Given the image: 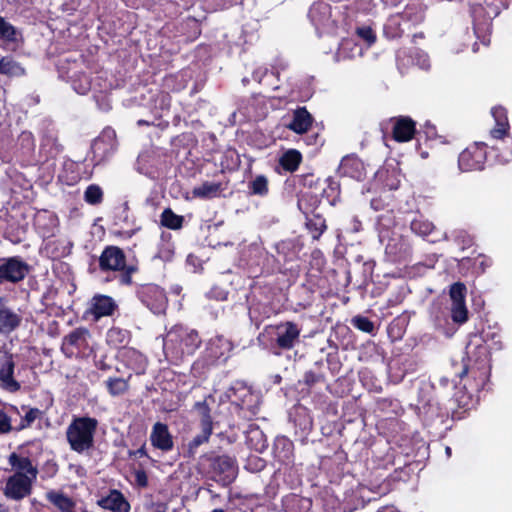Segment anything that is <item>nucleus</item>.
Here are the masks:
<instances>
[{
  "mask_svg": "<svg viewBox=\"0 0 512 512\" xmlns=\"http://www.w3.org/2000/svg\"><path fill=\"white\" fill-rule=\"evenodd\" d=\"M202 339L195 329L183 325H174L163 341L164 353L175 358L184 353L193 354L201 345Z\"/></svg>",
  "mask_w": 512,
  "mask_h": 512,
  "instance_id": "obj_1",
  "label": "nucleus"
},
{
  "mask_svg": "<svg viewBox=\"0 0 512 512\" xmlns=\"http://www.w3.org/2000/svg\"><path fill=\"white\" fill-rule=\"evenodd\" d=\"M98 421L92 417H77L72 420L66 430L70 448L79 453H85L94 447V436Z\"/></svg>",
  "mask_w": 512,
  "mask_h": 512,
  "instance_id": "obj_2",
  "label": "nucleus"
},
{
  "mask_svg": "<svg viewBox=\"0 0 512 512\" xmlns=\"http://www.w3.org/2000/svg\"><path fill=\"white\" fill-rule=\"evenodd\" d=\"M102 272H120L118 281L121 285H131L132 275L138 271L137 264H127L124 251L118 246H106L99 257Z\"/></svg>",
  "mask_w": 512,
  "mask_h": 512,
  "instance_id": "obj_3",
  "label": "nucleus"
},
{
  "mask_svg": "<svg viewBox=\"0 0 512 512\" xmlns=\"http://www.w3.org/2000/svg\"><path fill=\"white\" fill-rule=\"evenodd\" d=\"M201 465L210 478L222 486L231 484L238 472L235 458L228 455H205L201 459Z\"/></svg>",
  "mask_w": 512,
  "mask_h": 512,
  "instance_id": "obj_4",
  "label": "nucleus"
},
{
  "mask_svg": "<svg viewBox=\"0 0 512 512\" xmlns=\"http://www.w3.org/2000/svg\"><path fill=\"white\" fill-rule=\"evenodd\" d=\"M467 359L463 358L459 364L461 369L455 370V375L462 379L469 372L474 377L477 376V372L481 375H486L490 370L489 365V351L487 346L482 343H474L471 341L466 347Z\"/></svg>",
  "mask_w": 512,
  "mask_h": 512,
  "instance_id": "obj_5",
  "label": "nucleus"
},
{
  "mask_svg": "<svg viewBox=\"0 0 512 512\" xmlns=\"http://www.w3.org/2000/svg\"><path fill=\"white\" fill-rule=\"evenodd\" d=\"M265 331L273 337L272 348L275 355H280L281 350L293 349L300 341L301 328L292 321L269 325Z\"/></svg>",
  "mask_w": 512,
  "mask_h": 512,
  "instance_id": "obj_6",
  "label": "nucleus"
},
{
  "mask_svg": "<svg viewBox=\"0 0 512 512\" xmlns=\"http://www.w3.org/2000/svg\"><path fill=\"white\" fill-rule=\"evenodd\" d=\"M31 271V266L20 256L0 258V285L18 284Z\"/></svg>",
  "mask_w": 512,
  "mask_h": 512,
  "instance_id": "obj_7",
  "label": "nucleus"
},
{
  "mask_svg": "<svg viewBox=\"0 0 512 512\" xmlns=\"http://www.w3.org/2000/svg\"><path fill=\"white\" fill-rule=\"evenodd\" d=\"M136 295L152 313L159 315L165 312L168 299L164 289L160 286L152 283L141 285L138 287Z\"/></svg>",
  "mask_w": 512,
  "mask_h": 512,
  "instance_id": "obj_8",
  "label": "nucleus"
},
{
  "mask_svg": "<svg viewBox=\"0 0 512 512\" xmlns=\"http://www.w3.org/2000/svg\"><path fill=\"white\" fill-rule=\"evenodd\" d=\"M36 479L27 474L14 473L7 478L3 494L7 499L20 501L31 494L32 485Z\"/></svg>",
  "mask_w": 512,
  "mask_h": 512,
  "instance_id": "obj_9",
  "label": "nucleus"
},
{
  "mask_svg": "<svg viewBox=\"0 0 512 512\" xmlns=\"http://www.w3.org/2000/svg\"><path fill=\"white\" fill-rule=\"evenodd\" d=\"M486 161V144L476 142L462 151L458 158L461 171L469 172L482 170Z\"/></svg>",
  "mask_w": 512,
  "mask_h": 512,
  "instance_id": "obj_10",
  "label": "nucleus"
},
{
  "mask_svg": "<svg viewBox=\"0 0 512 512\" xmlns=\"http://www.w3.org/2000/svg\"><path fill=\"white\" fill-rule=\"evenodd\" d=\"M116 133L112 129H105L99 137H97L92 145L91 152L93 161L98 165L108 159L116 150Z\"/></svg>",
  "mask_w": 512,
  "mask_h": 512,
  "instance_id": "obj_11",
  "label": "nucleus"
},
{
  "mask_svg": "<svg viewBox=\"0 0 512 512\" xmlns=\"http://www.w3.org/2000/svg\"><path fill=\"white\" fill-rule=\"evenodd\" d=\"M14 370V356L5 352L0 359V387L10 393H15L21 389L20 383L14 378Z\"/></svg>",
  "mask_w": 512,
  "mask_h": 512,
  "instance_id": "obj_12",
  "label": "nucleus"
},
{
  "mask_svg": "<svg viewBox=\"0 0 512 512\" xmlns=\"http://www.w3.org/2000/svg\"><path fill=\"white\" fill-rule=\"evenodd\" d=\"M96 504L103 510L111 512H129L131 509L128 500L117 489H110L106 495H100Z\"/></svg>",
  "mask_w": 512,
  "mask_h": 512,
  "instance_id": "obj_13",
  "label": "nucleus"
},
{
  "mask_svg": "<svg viewBox=\"0 0 512 512\" xmlns=\"http://www.w3.org/2000/svg\"><path fill=\"white\" fill-rule=\"evenodd\" d=\"M392 123L393 139L397 142H408L416 133V122L408 116H399L390 119Z\"/></svg>",
  "mask_w": 512,
  "mask_h": 512,
  "instance_id": "obj_14",
  "label": "nucleus"
},
{
  "mask_svg": "<svg viewBox=\"0 0 512 512\" xmlns=\"http://www.w3.org/2000/svg\"><path fill=\"white\" fill-rule=\"evenodd\" d=\"M115 300L107 295L97 294L90 301L86 313L93 315L95 321L105 316H111L117 309Z\"/></svg>",
  "mask_w": 512,
  "mask_h": 512,
  "instance_id": "obj_15",
  "label": "nucleus"
},
{
  "mask_svg": "<svg viewBox=\"0 0 512 512\" xmlns=\"http://www.w3.org/2000/svg\"><path fill=\"white\" fill-rule=\"evenodd\" d=\"M150 442L152 446L163 452H169L174 447V441L168 426L161 422H156L150 433Z\"/></svg>",
  "mask_w": 512,
  "mask_h": 512,
  "instance_id": "obj_16",
  "label": "nucleus"
},
{
  "mask_svg": "<svg viewBox=\"0 0 512 512\" xmlns=\"http://www.w3.org/2000/svg\"><path fill=\"white\" fill-rule=\"evenodd\" d=\"M273 455L281 464H291L294 459V444L285 436H277L273 444Z\"/></svg>",
  "mask_w": 512,
  "mask_h": 512,
  "instance_id": "obj_17",
  "label": "nucleus"
},
{
  "mask_svg": "<svg viewBox=\"0 0 512 512\" xmlns=\"http://www.w3.org/2000/svg\"><path fill=\"white\" fill-rule=\"evenodd\" d=\"M338 172L342 176L350 177L358 181L365 177V168L363 162L354 156H346L341 160Z\"/></svg>",
  "mask_w": 512,
  "mask_h": 512,
  "instance_id": "obj_18",
  "label": "nucleus"
},
{
  "mask_svg": "<svg viewBox=\"0 0 512 512\" xmlns=\"http://www.w3.org/2000/svg\"><path fill=\"white\" fill-rule=\"evenodd\" d=\"M122 361L135 374L142 375L146 372L148 361L145 355L134 348L125 349L122 354Z\"/></svg>",
  "mask_w": 512,
  "mask_h": 512,
  "instance_id": "obj_19",
  "label": "nucleus"
},
{
  "mask_svg": "<svg viewBox=\"0 0 512 512\" xmlns=\"http://www.w3.org/2000/svg\"><path fill=\"white\" fill-rule=\"evenodd\" d=\"M313 121V116L306 107H298L293 111L292 120L286 127L297 134H304L309 131Z\"/></svg>",
  "mask_w": 512,
  "mask_h": 512,
  "instance_id": "obj_20",
  "label": "nucleus"
},
{
  "mask_svg": "<svg viewBox=\"0 0 512 512\" xmlns=\"http://www.w3.org/2000/svg\"><path fill=\"white\" fill-rule=\"evenodd\" d=\"M232 349V342L222 335H218L210 339L207 345V351L210 357L213 358L214 360L220 358H224L226 360Z\"/></svg>",
  "mask_w": 512,
  "mask_h": 512,
  "instance_id": "obj_21",
  "label": "nucleus"
},
{
  "mask_svg": "<svg viewBox=\"0 0 512 512\" xmlns=\"http://www.w3.org/2000/svg\"><path fill=\"white\" fill-rule=\"evenodd\" d=\"M8 463L15 473L27 474L33 478H37L38 469L32 464L30 458L13 452L8 457Z\"/></svg>",
  "mask_w": 512,
  "mask_h": 512,
  "instance_id": "obj_22",
  "label": "nucleus"
},
{
  "mask_svg": "<svg viewBox=\"0 0 512 512\" xmlns=\"http://www.w3.org/2000/svg\"><path fill=\"white\" fill-rule=\"evenodd\" d=\"M21 321V315L8 307H0V334H10L20 326Z\"/></svg>",
  "mask_w": 512,
  "mask_h": 512,
  "instance_id": "obj_23",
  "label": "nucleus"
},
{
  "mask_svg": "<svg viewBox=\"0 0 512 512\" xmlns=\"http://www.w3.org/2000/svg\"><path fill=\"white\" fill-rule=\"evenodd\" d=\"M174 255L175 245L172 241V235L170 233L162 232L160 241L157 245V252L153 256V259H157L162 262H171Z\"/></svg>",
  "mask_w": 512,
  "mask_h": 512,
  "instance_id": "obj_24",
  "label": "nucleus"
},
{
  "mask_svg": "<svg viewBox=\"0 0 512 512\" xmlns=\"http://www.w3.org/2000/svg\"><path fill=\"white\" fill-rule=\"evenodd\" d=\"M0 74L9 78H19L26 75V70L20 62L7 55L0 58Z\"/></svg>",
  "mask_w": 512,
  "mask_h": 512,
  "instance_id": "obj_25",
  "label": "nucleus"
},
{
  "mask_svg": "<svg viewBox=\"0 0 512 512\" xmlns=\"http://www.w3.org/2000/svg\"><path fill=\"white\" fill-rule=\"evenodd\" d=\"M90 333L86 328H76L63 338L62 350H67L69 346L82 349L87 345V339Z\"/></svg>",
  "mask_w": 512,
  "mask_h": 512,
  "instance_id": "obj_26",
  "label": "nucleus"
},
{
  "mask_svg": "<svg viewBox=\"0 0 512 512\" xmlns=\"http://www.w3.org/2000/svg\"><path fill=\"white\" fill-rule=\"evenodd\" d=\"M491 114L496 122L495 128L491 130V135L493 138L501 139L507 134L509 128L507 112L503 107H494Z\"/></svg>",
  "mask_w": 512,
  "mask_h": 512,
  "instance_id": "obj_27",
  "label": "nucleus"
},
{
  "mask_svg": "<svg viewBox=\"0 0 512 512\" xmlns=\"http://www.w3.org/2000/svg\"><path fill=\"white\" fill-rule=\"evenodd\" d=\"M269 191V179L263 174L256 175L247 182L249 196L264 198L268 196Z\"/></svg>",
  "mask_w": 512,
  "mask_h": 512,
  "instance_id": "obj_28",
  "label": "nucleus"
},
{
  "mask_svg": "<svg viewBox=\"0 0 512 512\" xmlns=\"http://www.w3.org/2000/svg\"><path fill=\"white\" fill-rule=\"evenodd\" d=\"M46 498L60 512H75L76 503L62 492L49 491L46 493Z\"/></svg>",
  "mask_w": 512,
  "mask_h": 512,
  "instance_id": "obj_29",
  "label": "nucleus"
},
{
  "mask_svg": "<svg viewBox=\"0 0 512 512\" xmlns=\"http://www.w3.org/2000/svg\"><path fill=\"white\" fill-rule=\"evenodd\" d=\"M0 39L6 44H15L22 39V34L11 23L0 16Z\"/></svg>",
  "mask_w": 512,
  "mask_h": 512,
  "instance_id": "obj_30",
  "label": "nucleus"
},
{
  "mask_svg": "<svg viewBox=\"0 0 512 512\" xmlns=\"http://www.w3.org/2000/svg\"><path fill=\"white\" fill-rule=\"evenodd\" d=\"M184 221V217L174 213L171 208H165L160 215V224L171 230H180Z\"/></svg>",
  "mask_w": 512,
  "mask_h": 512,
  "instance_id": "obj_31",
  "label": "nucleus"
},
{
  "mask_svg": "<svg viewBox=\"0 0 512 512\" xmlns=\"http://www.w3.org/2000/svg\"><path fill=\"white\" fill-rule=\"evenodd\" d=\"M325 182L326 187L323 188L321 195L328 201L331 206H335L338 202H340V183L332 177H328Z\"/></svg>",
  "mask_w": 512,
  "mask_h": 512,
  "instance_id": "obj_32",
  "label": "nucleus"
},
{
  "mask_svg": "<svg viewBox=\"0 0 512 512\" xmlns=\"http://www.w3.org/2000/svg\"><path fill=\"white\" fill-rule=\"evenodd\" d=\"M301 161V153L298 150L290 149L283 153V155L280 157L279 164L284 170L288 172H294L298 169Z\"/></svg>",
  "mask_w": 512,
  "mask_h": 512,
  "instance_id": "obj_33",
  "label": "nucleus"
},
{
  "mask_svg": "<svg viewBox=\"0 0 512 512\" xmlns=\"http://www.w3.org/2000/svg\"><path fill=\"white\" fill-rule=\"evenodd\" d=\"M129 338V331L118 327H112L107 332V343L115 348L128 344Z\"/></svg>",
  "mask_w": 512,
  "mask_h": 512,
  "instance_id": "obj_34",
  "label": "nucleus"
},
{
  "mask_svg": "<svg viewBox=\"0 0 512 512\" xmlns=\"http://www.w3.org/2000/svg\"><path fill=\"white\" fill-rule=\"evenodd\" d=\"M306 228L310 232L313 240H318L323 232L326 230V221L320 215H314L306 221Z\"/></svg>",
  "mask_w": 512,
  "mask_h": 512,
  "instance_id": "obj_35",
  "label": "nucleus"
},
{
  "mask_svg": "<svg viewBox=\"0 0 512 512\" xmlns=\"http://www.w3.org/2000/svg\"><path fill=\"white\" fill-rule=\"evenodd\" d=\"M410 229L416 235H419L421 237H427L428 235L433 233L435 226L432 222L423 219L420 216L411 221Z\"/></svg>",
  "mask_w": 512,
  "mask_h": 512,
  "instance_id": "obj_36",
  "label": "nucleus"
},
{
  "mask_svg": "<svg viewBox=\"0 0 512 512\" xmlns=\"http://www.w3.org/2000/svg\"><path fill=\"white\" fill-rule=\"evenodd\" d=\"M408 322L405 317L395 318L388 326L387 332L389 337L393 340H400L405 334Z\"/></svg>",
  "mask_w": 512,
  "mask_h": 512,
  "instance_id": "obj_37",
  "label": "nucleus"
},
{
  "mask_svg": "<svg viewBox=\"0 0 512 512\" xmlns=\"http://www.w3.org/2000/svg\"><path fill=\"white\" fill-rule=\"evenodd\" d=\"M219 191V183L205 182L193 189V195L198 198L209 199L215 197Z\"/></svg>",
  "mask_w": 512,
  "mask_h": 512,
  "instance_id": "obj_38",
  "label": "nucleus"
},
{
  "mask_svg": "<svg viewBox=\"0 0 512 512\" xmlns=\"http://www.w3.org/2000/svg\"><path fill=\"white\" fill-rule=\"evenodd\" d=\"M237 406L244 412L248 413L249 417L255 416L260 410V399L258 394L252 393L242 402H237Z\"/></svg>",
  "mask_w": 512,
  "mask_h": 512,
  "instance_id": "obj_39",
  "label": "nucleus"
},
{
  "mask_svg": "<svg viewBox=\"0 0 512 512\" xmlns=\"http://www.w3.org/2000/svg\"><path fill=\"white\" fill-rule=\"evenodd\" d=\"M253 392L249 387L244 385L243 383L237 382L234 386H232L229 390V396L233 397L232 403L237 405V402L244 401L247 397Z\"/></svg>",
  "mask_w": 512,
  "mask_h": 512,
  "instance_id": "obj_40",
  "label": "nucleus"
},
{
  "mask_svg": "<svg viewBox=\"0 0 512 512\" xmlns=\"http://www.w3.org/2000/svg\"><path fill=\"white\" fill-rule=\"evenodd\" d=\"M462 266H470L472 265L476 273H484L486 268L491 265L490 259L486 258L483 255H479L476 259H474L472 264V259L470 257H463L460 260Z\"/></svg>",
  "mask_w": 512,
  "mask_h": 512,
  "instance_id": "obj_41",
  "label": "nucleus"
},
{
  "mask_svg": "<svg viewBox=\"0 0 512 512\" xmlns=\"http://www.w3.org/2000/svg\"><path fill=\"white\" fill-rule=\"evenodd\" d=\"M106 387L112 396H118L128 390V383L123 378H109L106 381Z\"/></svg>",
  "mask_w": 512,
  "mask_h": 512,
  "instance_id": "obj_42",
  "label": "nucleus"
},
{
  "mask_svg": "<svg viewBox=\"0 0 512 512\" xmlns=\"http://www.w3.org/2000/svg\"><path fill=\"white\" fill-rule=\"evenodd\" d=\"M451 317L458 324H463L468 320V310L465 302H452Z\"/></svg>",
  "mask_w": 512,
  "mask_h": 512,
  "instance_id": "obj_43",
  "label": "nucleus"
},
{
  "mask_svg": "<svg viewBox=\"0 0 512 512\" xmlns=\"http://www.w3.org/2000/svg\"><path fill=\"white\" fill-rule=\"evenodd\" d=\"M84 200L91 205L100 204L103 200V191L96 184L89 185L84 192Z\"/></svg>",
  "mask_w": 512,
  "mask_h": 512,
  "instance_id": "obj_44",
  "label": "nucleus"
},
{
  "mask_svg": "<svg viewBox=\"0 0 512 512\" xmlns=\"http://www.w3.org/2000/svg\"><path fill=\"white\" fill-rule=\"evenodd\" d=\"M72 88L80 95L87 94L91 88L89 77L86 74H80L77 78H73Z\"/></svg>",
  "mask_w": 512,
  "mask_h": 512,
  "instance_id": "obj_45",
  "label": "nucleus"
},
{
  "mask_svg": "<svg viewBox=\"0 0 512 512\" xmlns=\"http://www.w3.org/2000/svg\"><path fill=\"white\" fill-rule=\"evenodd\" d=\"M351 323L355 328L365 333L373 334L375 330L374 323L365 316L357 315L352 318Z\"/></svg>",
  "mask_w": 512,
  "mask_h": 512,
  "instance_id": "obj_46",
  "label": "nucleus"
},
{
  "mask_svg": "<svg viewBox=\"0 0 512 512\" xmlns=\"http://www.w3.org/2000/svg\"><path fill=\"white\" fill-rule=\"evenodd\" d=\"M453 239L457 245L460 246L461 250H465L471 247L474 243L472 236H470L464 230H457L453 233Z\"/></svg>",
  "mask_w": 512,
  "mask_h": 512,
  "instance_id": "obj_47",
  "label": "nucleus"
},
{
  "mask_svg": "<svg viewBox=\"0 0 512 512\" xmlns=\"http://www.w3.org/2000/svg\"><path fill=\"white\" fill-rule=\"evenodd\" d=\"M466 286L461 282L451 285L449 295L452 302H465Z\"/></svg>",
  "mask_w": 512,
  "mask_h": 512,
  "instance_id": "obj_48",
  "label": "nucleus"
},
{
  "mask_svg": "<svg viewBox=\"0 0 512 512\" xmlns=\"http://www.w3.org/2000/svg\"><path fill=\"white\" fill-rule=\"evenodd\" d=\"M41 415L38 408H31L26 412L25 416L21 419L19 426L13 428L15 431H21L29 426Z\"/></svg>",
  "mask_w": 512,
  "mask_h": 512,
  "instance_id": "obj_49",
  "label": "nucleus"
},
{
  "mask_svg": "<svg viewBox=\"0 0 512 512\" xmlns=\"http://www.w3.org/2000/svg\"><path fill=\"white\" fill-rule=\"evenodd\" d=\"M212 432L206 433L205 431H202L201 434L196 435L188 445V453L189 456H193L195 453V450L202 445L203 443L207 442L209 440L210 435Z\"/></svg>",
  "mask_w": 512,
  "mask_h": 512,
  "instance_id": "obj_50",
  "label": "nucleus"
},
{
  "mask_svg": "<svg viewBox=\"0 0 512 512\" xmlns=\"http://www.w3.org/2000/svg\"><path fill=\"white\" fill-rule=\"evenodd\" d=\"M394 242L395 239H391L389 243L386 245V253L392 256L394 261H399L405 256L407 248L403 247V245L401 244L399 251H396V243Z\"/></svg>",
  "mask_w": 512,
  "mask_h": 512,
  "instance_id": "obj_51",
  "label": "nucleus"
},
{
  "mask_svg": "<svg viewBox=\"0 0 512 512\" xmlns=\"http://www.w3.org/2000/svg\"><path fill=\"white\" fill-rule=\"evenodd\" d=\"M357 35L366 41L368 45H371L376 41L374 31L367 26L357 28Z\"/></svg>",
  "mask_w": 512,
  "mask_h": 512,
  "instance_id": "obj_52",
  "label": "nucleus"
},
{
  "mask_svg": "<svg viewBox=\"0 0 512 512\" xmlns=\"http://www.w3.org/2000/svg\"><path fill=\"white\" fill-rule=\"evenodd\" d=\"M42 146L46 147L49 146V153L50 154H57L61 151V145L58 144L56 137L53 135H46L42 140Z\"/></svg>",
  "mask_w": 512,
  "mask_h": 512,
  "instance_id": "obj_53",
  "label": "nucleus"
},
{
  "mask_svg": "<svg viewBox=\"0 0 512 512\" xmlns=\"http://www.w3.org/2000/svg\"><path fill=\"white\" fill-rule=\"evenodd\" d=\"M12 430L11 418L4 412V410L0 409V435L8 434Z\"/></svg>",
  "mask_w": 512,
  "mask_h": 512,
  "instance_id": "obj_54",
  "label": "nucleus"
},
{
  "mask_svg": "<svg viewBox=\"0 0 512 512\" xmlns=\"http://www.w3.org/2000/svg\"><path fill=\"white\" fill-rule=\"evenodd\" d=\"M322 380H323V375L309 370L304 373L302 382L305 385H307L308 387H311Z\"/></svg>",
  "mask_w": 512,
  "mask_h": 512,
  "instance_id": "obj_55",
  "label": "nucleus"
},
{
  "mask_svg": "<svg viewBox=\"0 0 512 512\" xmlns=\"http://www.w3.org/2000/svg\"><path fill=\"white\" fill-rule=\"evenodd\" d=\"M265 467V462L257 456L248 459L246 468L252 472L260 471Z\"/></svg>",
  "mask_w": 512,
  "mask_h": 512,
  "instance_id": "obj_56",
  "label": "nucleus"
},
{
  "mask_svg": "<svg viewBox=\"0 0 512 512\" xmlns=\"http://www.w3.org/2000/svg\"><path fill=\"white\" fill-rule=\"evenodd\" d=\"M393 224H394V220L390 215H380L378 217V226L380 229V238L381 239H383L385 237L382 229L389 228Z\"/></svg>",
  "mask_w": 512,
  "mask_h": 512,
  "instance_id": "obj_57",
  "label": "nucleus"
},
{
  "mask_svg": "<svg viewBox=\"0 0 512 512\" xmlns=\"http://www.w3.org/2000/svg\"><path fill=\"white\" fill-rule=\"evenodd\" d=\"M362 229L361 221L356 217L352 216L349 218L348 223L346 224L345 230L351 233H357Z\"/></svg>",
  "mask_w": 512,
  "mask_h": 512,
  "instance_id": "obj_58",
  "label": "nucleus"
},
{
  "mask_svg": "<svg viewBox=\"0 0 512 512\" xmlns=\"http://www.w3.org/2000/svg\"><path fill=\"white\" fill-rule=\"evenodd\" d=\"M201 430L205 431L206 433L212 432L213 424H212V417L210 413L201 415Z\"/></svg>",
  "mask_w": 512,
  "mask_h": 512,
  "instance_id": "obj_59",
  "label": "nucleus"
},
{
  "mask_svg": "<svg viewBox=\"0 0 512 512\" xmlns=\"http://www.w3.org/2000/svg\"><path fill=\"white\" fill-rule=\"evenodd\" d=\"M300 178H301L302 184L309 188H312L313 186H315L319 181V178H316L314 176V174H312V173L302 175Z\"/></svg>",
  "mask_w": 512,
  "mask_h": 512,
  "instance_id": "obj_60",
  "label": "nucleus"
},
{
  "mask_svg": "<svg viewBox=\"0 0 512 512\" xmlns=\"http://www.w3.org/2000/svg\"><path fill=\"white\" fill-rule=\"evenodd\" d=\"M194 409L199 413L200 416L210 413V408L205 400L196 402L194 404Z\"/></svg>",
  "mask_w": 512,
  "mask_h": 512,
  "instance_id": "obj_61",
  "label": "nucleus"
},
{
  "mask_svg": "<svg viewBox=\"0 0 512 512\" xmlns=\"http://www.w3.org/2000/svg\"><path fill=\"white\" fill-rule=\"evenodd\" d=\"M267 68H259L253 72V79L259 83L262 82L263 78L267 75Z\"/></svg>",
  "mask_w": 512,
  "mask_h": 512,
  "instance_id": "obj_62",
  "label": "nucleus"
},
{
  "mask_svg": "<svg viewBox=\"0 0 512 512\" xmlns=\"http://www.w3.org/2000/svg\"><path fill=\"white\" fill-rule=\"evenodd\" d=\"M129 455L130 456H134V457H146L147 456V452H146L145 445H142L136 451H129Z\"/></svg>",
  "mask_w": 512,
  "mask_h": 512,
  "instance_id": "obj_63",
  "label": "nucleus"
},
{
  "mask_svg": "<svg viewBox=\"0 0 512 512\" xmlns=\"http://www.w3.org/2000/svg\"><path fill=\"white\" fill-rule=\"evenodd\" d=\"M137 482L140 486L145 487L147 485V477L145 472H138L136 475Z\"/></svg>",
  "mask_w": 512,
  "mask_h": 512,
  "instance_id": "obj_64",
  "label": "nucleus"
}]
</instances>
